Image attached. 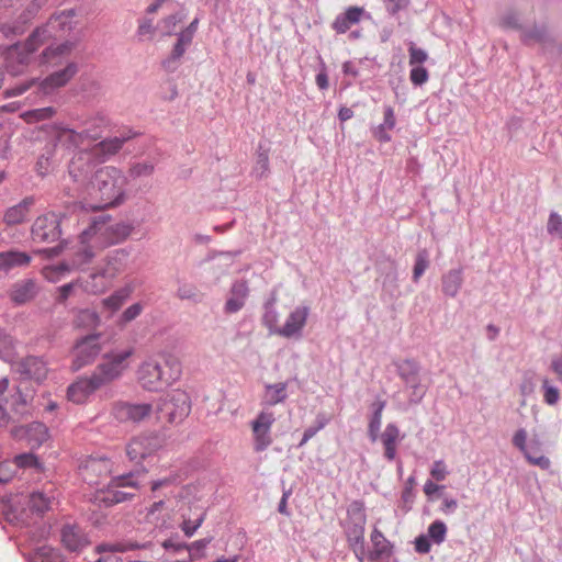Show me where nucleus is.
<instances>
[{
	"label": "nucleus",
	"instance_id": "obj_46",
	"mask_svg": "<svg viewBox=\"0 0 562 562\" xmlns=\"http://www.w3.org/2000/svg\"><path fill=\"white\" fill-rule=\"evenodd\" d=\"M520 40L528 46L536 43L546 44L550 40V35L544 25H535L532 29L524 31Z\"/></svg>",
	"mask_w": 562,
	"mask_h": 562
},
{
	"label": "nucleus",
	"instance_id": "obj_42",
	"mask_svg": "<svg viewBox=\"0 0 562 562\" xmlns=\"http://www.w3.org/2000/svg\"><path fill=\"white\" fill-rule=\"evenodd\" d=\"M29 562H66L58 549L42 546L27 554Z\"/></svg>",
	"mask_w": 562,
	"mask_h": 562
},
{
	"label": "nucleus",
	"instance_id": "obj_47",
	"mask_svg": "<svg viewBox=\"0 0 562 562\" xmlns=\"http://www.w3.org/2000/svg\"><path fill=\"white\" fill-rule=\"evenodd\" d=\"M274 305V297L267 301L263 305L265 312L262 315V324L268 328L270 334H277V329L280 328V326H278L279 313Z\"/></svg>",
	"mask_w": 562,
	"mask_h": 562
},
{
	"label": "nucleus",
	"instance_id": "obj_6",
	"mask_svg": "<svg viewBox=\"0 0 562 562\" xmlns=\"http://www.w3.org/2000/svg\"><path fill=\"white\" fill-rule=\"evenodd\" d=\"M132 231V225L127 223H111L109 215H98L91 218L88 227L81 232L80 238L81 243H86L90 238H97L114 245L125 240Z\"/></svg>",
	"mask_w": 562,
	"mask_h": 562
},
{
	"label": "nucleus",
	"instance_id": "obj_51",
	"mask_svg": "<svg viewBox=\"0 0 562 562\" xmlns=\"http://www.w3.org/2000/svg\"><path fill=\"white\" fill-rule=\"evenodd\" d=\"M429 267V254L427 249H419L416 257L415 263L413 268V281L418 282L420 277L425 273V271Z\"/></svg>",
	"mask_w": 562,
	"mask_h": 562
},
{
	"label": "nucleus",
	"instance_id": "obj_16",
	"mask_svg": "<svg viewBox=\"0 0 562 562\" xmlns=\"http://www.w3.org/2000/svg\"><path fill=\"white\" fill-rule=\"evenodd\" d=\"M98 162H100L99 159L95 158L90 148L77 150L68 166L69 177L81 187L90 179Z\"/></svg>",
	"mask_w": 562,
	"mask_h": 562
},
{
	"label": "nucleus",
	"instance_id": "obj_63",
	"mask_svg": "<svg viewBox=\"0 0 562 562\" xmlns=\"http://www.w3.org/2000/svg\"><path fill=\"white\" fill-rule=\"evenodd\" d=\"M535 372L531 370L525 371L522 380L519 385L520 393L524 397L531 395L535 391Z\"/></svg>",
	"mask_w": 562,
	"mask_h": 562
},
{
	"label": "nucleus",
	"instance_id": "obj_2",
	"mask_svg": "<svg viewBox=\"0 0 562 562\" xmlns=\"http://www.w3.org/2000/svg\"><path fill=\"white\" fill-rule=\"evenodd\" d=\"M58 493L52 484L32 491L24 497L26 506H20L21 502L15 498L9 499L3 505L4 519L18 528H29L37 525L43 515L54 508L57 504Z\"/></svg>",
	"mask_w": 562,
	"mask_h": 562
},
{
	"label": "nucleus",
	"instance_id": "obj_60",
	"mask_svg": "<svg viewBox=\"0 0 562 562\" xmlns=\"http://www.w3.org/2000/svg\"><path fill=\"white\" fill-rule=\"evenodd\" d=\"M499 26L504 30H520L519 16L515 11L505 12L499 19Z\"/></svg>",
	"mask_w": 562,
	"mask_h": 562
},
{
	"label": "nucleus",
	"instance_id": "obj_49",
	"mask_svg": "<svg viewBox=\"0 0 562 562\" xmlns=\"http://www.w3.org/2000/svg\"><path fill=\"white\" fill-rule=\"evenodd\" d=\"M206 518V510L201 509L199 514H196L195 518L192 519L191 517H186L183 515V520L180 524V529L184 533L187 538H191L194 536L196 530L202 526Z\"/></svg>",
	"mask_w": 562,
	"mask_h": 562
},
{
	"label": "nucleus",
	"instance_id": "obj_64",
	"mask_svg": "<svg viewBox=\"0 0 562 562\" xmlns=\"http://www.w3.org/2000/svg\"><path fill=\"white\" fill-rule=\"evenodd\" d=\"M177 296L181 300H189L194 303L200 302L198 290L192 284H181L177 290Z\"/></svg>",
	"mask_w": 562,
	"mask_h": 562
},
{
	"label": "nucleus",
	"instance_id": "obj_48",
	"mask_svg": "<svg viewBox=\"0 0 562 562\" xmlns=\"http://www.w3.org/2000/svg\"><path fill=\"white\" fill-rule=\"evenodd\" d=\"M55 154V145H48L45 147L44 151L41 154L36 161V172L41 177H45L49 173L53 168Z\"/></svg>",
	"mask_w": 562,
	"mask_h": 562
},
{
	"label": "nucleus",
	"instance_id": "obj_41",
	"mask_svg": "<svg viewBox=\"0 0 562 562\" xmlns=\"http://www.w3.org/2000/svg\"><path fill=\"white\" fill-rule=\"evenodd\" d=\"M288 384L285 382L267 384L265 386V396L262 404L266 406H276L288 398Z\"/></svg>",
	"mask_w": 562,
	"mask_h": 562
},
{
	"label": "nucleus",
	"instance_id": "obj_28",
	"mask_svg": "<svg viewBox=\"0 0 562 562\" xmlns=\"http://www.w3.org/2000/svg\"><path fill=\"white\" fill-rule=\"evenodd\" d=\"M370 13L362 7H348L342 13L335 18L331 27L338 34H345L352 25L359 23L363 18L370 19Z\"/></svg>",
	"mask_w": 562,
	"mask_h": 562
},
{
	"label": "nucleus",
	"instance_id": "obj_21",
	"mask_svg": "<svg viewBox=\"0 0 562 562\" xmlns=\"http://www.w3.org/2000/svg\"><path fill=\"white\" fill-rule=\"evenodd\" d=\"M59 535L63 547L72 553H79L90 544L88 535L77 524L63 525Z\"/></svg>",
	"mask_w": 562,
	"mask_h": 562
},
{
	"label": "nucleus",
	"instance_id": "obj_13",
	"mask_svg": "<svg viewBox=\"0 0 562 562\" xmlns=\"http://www.w3.org/2000/svg\"><path fill=\"white\" fill-rule=\"evenodd\" d=\"M132 348L112 351L104 355V361L101 362L93 371L94 375L103 382V386L119 379L126 370V360L133 355Z\"/></svg>",
	"mask_w": 562,
	"mask_h": 562
},
{
	"label": "nucleus",
	"instance_id": "obj_8",
	"mask_svg": "<svg viewBox=\"0 0 562 562\" xmlns=\"http://www.w3.org/2000/svg\"><path fill=\"white\" fill-rule=\"evenodd\" d=\"M513 446L518 449L527 462L548 471L551 468L550 459L544 454L543 442L538 436H532L528 440V434L525 428L515 431L512 438Z\"/></svg>",
	"mask_w": 562,
	"mask_h": 562
},
{
	"label": "nucleus",
	"instance_id": "obj_61",
	"mask_svg": "<svg viewBox=\"0 0 562 562\" xmlns=\"http://www.w3.org/2000/svg\"><path fill=\"white\" fill-rule=\"evenodd\" d=\"M408 54L409 66H422V64H424L428 58L427 52L420 47L415 46L414 43H411L408 47Z\"/></svg>",
	"mask_w": 562,
	"mask_h": 562
},
{
	"label": "nucleus",
	"instance_id": "obj_11",
	"mask_svg": "<svg viewBox=\"0 0 562 562\" xmlns=\"http://www.w3.org/2000/svg\"><path fill=\"white\" fill-rule=\"evenodd\" d=\"M101 339V333H93L76 340L72 347L71 369L74 371H79L95 361L103 349Z\"/></svg>",
	"mask_w": 562,
	"mask_h": 562
},
{
	"label": "nucleus",
	"instance_id": "obj_45",
	"mask_svg": "<svg viewBox=\"0 0 562 562\" xmlns=\"http://www.w3.org/2000/svg\"><path fill=\"white\" fill-rule=\"evenodd\" d=\"M147 473V469L144 465L135 467L127 473L113 476L110 482V486L112 487H137L138 482L137 477Z\"/></svg>",
	"mask_w": 562,
	"mask_h": 562
},
{
	"label": "nucleus",
	"instance_id": "obj_12",
	"mask_svg": "<svg viewBox=\"0 0 562 562\" xmlns=\"http://www.w3.org/2000/svg\"><path fill=\"white\" fill-rule=\"evenodd\" d=\"M67 216L63 213L49 212L38 216L31 228V235L36 243H54L61 237V227Z\"/></svg>",
	"mask_w": 562,
	"mask_h": 562
},
{
	"label": "nucleus",
	"instance_id": "obj_24",
	"mask_svg": "<svg viewBox=\"0 0 562 562\" xmlns=\"http://www.w3.org/2000/svg\"><path fill=\"white\" fill-rule=\"evenodd\" d=\"M13 434L15 437L24 438L32 449L40 448L49 439V429L42 422H32L15 428Z\"/></svg>",
	"mask_w": 562,
	"mask_h": 562
},
{
	"label": "nucleus",
	"instance_id": "obj_36",
	"mask_svg": "<svg viewBox=\"0 0 562 562\" xmlns=\"http://www.w3.org/2000/svg\"><path fill=\"white\" fill-rule=\"evenodd\" d=\"M31 256L21 250L11 249L0 252V270L8 273L14 268L26 267L31 262Z\"/></svg>",
	"mask_w": 562,
	"mask_h": 562
},
{
	"label": "nucleus",
	"instance_id": "obj_17",
	"mask_svg": "<svg viewBox=\"0 0 562 562\" xmlns=\"http://www.w3.org/2000/svg\"><path fill=\"white\" fill-rule=\"evenodd\" d=\"M13 370L22 381L44 382L48 374L47 362L43 357L27 356L13 364Z\"/></svg>",
	"mask_w": 562,
	"mask_h": 562
},
{
	"label": "nucleus",
	"instance_id": "obj_31",
	"mask_svg": "<svg viewBox=\"0 0 562 562\" xmlns=\"http://www.w3.org/2000/svg\"><path fill=\"white\" fill-rule=\"evenodd\" d=\"M248 294V282L246 280H236L231 286V296L225 302L224 312L226 314L239 312L244 307Z\"/></svg>",
	"mask_w": 562,
	"mask_h": 562
},
{
	"label": "nucleus",
	"instance_id": "obj_4",
	"mask_svg": "<svg viewBox=\"0 0 562 562\" xmlns=\"http://www.w3.org/2000/svg\"><path fill=\"white\" fill-rule=\"evenodd\" d=\"M181 363L173 358L162 361L150 358L137 369V381L148 392H160L181 376Z\"/></svg>",
	"mask_w": 562,
	"mask_h": 562
},
{
	"label": "nucleus",
	"instance_id": "obj_53",
	"mask_svg": "<svg viewBox=\"0 0 562 562\" xmlns=\"http://www.w3.org/2000/svg\"><path fill=\"white\" fill-rule=\"evenodd\" d=\"M156 30L157 29L153 23V19L143 18L138 20L136 37L139 42L151 41L156 34Z\"/></svg>",
	"mask_w": 562,
	"mask_h": 562
},
{
	"label": "nucleus",
	"instance_id": "obj_52",
	"mask_svg": "<svg viewBox=\"0 0 562 562\" xmlns=\"http://www.w3.org/2000/svg\"><path fill=\"white\" fill-rule=\"evenodd\" d=\"M382 288L392 296L398 292V273L394 265L383 273Z\"/></svg>",
	"mask_w": 562,
	"mask_h": 562
},
{
	"label": "nucleus",
	"instance_id": "obj_14",
	"mask_svg": "<svg viewBox=\"0 0 562 562\" xmlns=\"http://www.w3.org/2000/svg\"><path fill=\"white\" fill-rule=\"evenodd\" d=\"M366 507L362 501H353L347 508L345 535L348 544L364 543L366 531Z\"/></svg>",
	"mask_w": 562,
	"mask_h": 562
},
{
	"label": "nucleus",
	"instance_id": "obj_59",
	"mask_svg": "<svg viewBox=\"0 0 562 562\" xmlns=\"http://www.w3.org/2000/svg\"><path fill=\"white\" fill-rule=\"evenodd\" d=\"M144 306L142 303L137 302L130 305L120 316L119 324L126 325L132 321L136 319L143 312Z\"/></svg>",
	"mask_w": 562,
	"mask_h": 562
},
{
	"label": "nucleus",
	"instance_id": "obj_32",
	"mask_svg": "<svg viewBox=\"0 0 562 562\" xmlns=\"http://www.w3.org/2000/svg\"><path fill=\"white\" fill-rule=\"evenodd\" d=\"M371 542L372 550L368 553L370 561L390 559L394 554V544L378 528H374L371 533Z\"/></svg>",
	"mask_w": 562,
	"mask_h": 562
},
{
	"label": "nucleus",
	"instance_id": "obj_62",
	"mask_svg": "<svg viewBox=\"0 0 562 562\" xmlns=\"http://www.w3.org/2000/svg\"><path fill=\"white\" fill-rule=\"evenodd\" d=\"M409 79L414 86H422L428 81L429 72L424 66H411Z\"/></svg>",
	"mask_w": 562,
	"mask_h": 562
},
{
	"label": "nucleus",
	"instance_id": "obj_7",
	"mask_svg": "<svg viewBox=\"0 0 562 562\" xmlns=\"http://www.w3.org/2000/svg\"><path fill=\"white\" fill-rule=\"evenodd\" d=\"M48 0H14L15 5L11 7L16 11V19L0 25V33L5 38L22 35L26 25L34 20Z\"/></svg>",
	"mask_w": 562,
	"mask_h": 562
},
{
	"label": "nucleus",
	"instance_id": "obj_9",
	"mask_svg": "<svg viewBox=\"0 0 562 562\" xmlns=\"http://www.w3.org/2000/svg\"><path fill=\"white\" fill-rule=\"evenodd\" d=\"M191 412V401L187 392L172 390L160 400L157 413L160 419L170 424L181 423Z\"/></svg>",
	"mask_w": 562,
	"mask_h": 562
},
{
	"label": "nucleus",
	"instance_id": "obj_39",
	"mask_svg": "<svg viewBox=\"0 0 562 562\" xmlns=\"http://www.w3.org/2000/svg\"><path fill=\"white\" fill-rule=\"evenodd\" d=\"M269 154V145L260 142L257 147L256 164L252 168V175L257 179L266 178L270 173Z\"/></svg>",
	"mask_w": 562,
	"mask_h": 562
},
{
	"label": "nucleus",
	"instance_id": "obj_55",
	"mask_svg": "<svg viewBox=\"0 0 562 562\" xmlns=\"http://www.w3.org/2000/svg\"><path fill=\"white\" fill-rule=\"evenodd\" d=\"M30 402L26 395H24L20 390L12 396L11 408L14 414L19 416H24L29 414Z\"/></svg>",
	"mask_w": 562,
	"mask_h": 562
},
{
	"label": "nucleus",
	"instance_id": "obj_35",
	"mask_svg": "<svg viewBox=\"0 0 562 562\" xmlns=\"http://www.w3.org/2000/svg\"><path fill=\"white\" fill-rule=\"evenodd\" d=\"M396 125V116L394 109L391 105L383 106V122L372 128L373 137L382 143H389L392 139L389 131H392Z\"/></svg>",
	"mask_w": 562,
	"mask_h": 562
},
{
	"label": "nucleus",
	"instance_id": "obj_57",
	"mask_svg": "<svg viewBox=\"0 0 562 562\" xmlns=\"http://www.w3.org/2000/svg\"><path fill=\"white\" fill-rule=\"evenodd\" d=\"M543 401L548 405H554L560 398V390L548 378L542 379Z\"/></svg>",
	"mask_w": 562,
	"mask_h": 562
},
{
	"label": "nucleus",
	"instance_id": "obj_26",
	"mask_svg": "<svg viewBox=\"0 0 562 562\" xmlns=\"http://www.w3.org/2000/svg\"><path fill=\"white\" fill-rule=\"evenodd\" d=\"M38 290L40 288L35 279H22L12 284L9 297L14 305H24L35 299Z\"/></svg>",
	"mask_w": 562,
	"mask_h": 562
},
{
	"label": "nucleus",
	"instance_id": "obj_50",
	"mask_svg": "<svg viewBox=\"0 0 562 562\" xmlns=\"http://www.w3.org/2000/svg\"><path fill=\"white\" fill-rule=\"evenodd\" d=\"M146 547V543H138L136 541L124 540L115 542L113 544H100L98 546V552H126L130 550L144 549Z\"/></svg>",
	"mask_w": 562,
	"mask_h": 562
},
{
	"label": "nucleus",
	"instance_id": "obj_54",
	"mask_svg": "<svg viewBox=\"0 0 562 562\" xmlns=\"http://www.w3.org/2000/svg\"><path fill=\"white\" fill-rule=\"evenodd\" d=\"M447 526L442 520L432 521L427 529V536L436 544H441L446 540Z\"/></svg>",
	"mask_w": 562,
	"mask_h": 562
},
{
	"label": "nucleus",
	"instance_id": "obj_25",
	"mask_svg": "<svg viewBox=\"0 0 562 562\" xmlns=\"http://www.w3.org/2000/svg\"><path fill=\"white\" fill-rule=\"evenodd\" d=\"M110 120L103 112H97L78 122L77 127L82 130L88 143L101 138L103 131L109 126Z\"/></svg>",
	"mask_w": 562,
	"mask_h": 562
},
{
	"label": "nucleus",
	"instance_id": "obj_33",
	"mask_svg": "<svg viewBox=\"0 0 562 562\" xmlns=\"http://www.w3.org/2000/svg\"><path fill=\"white\" fill-rule=\"evenodd\" d=\"M130 138V135L121 137H108L94 144L92 147H90V150L93 151L95 158L102 162L105 161L110 156L116 154L123 147L124 143Z\"/></svg>",
	"mask_w": 562,
	"mask_h": 562
},
{
	"label": "nucleus",
	"instance_id": "obj_58",
	"mask_svg": "<svg viewBox=\"0 0 562 562\" xmlns=\"http://www.w3.org/2000/svg\"><path fill=\"white\" fill-rule=\"evenodd\" d=\"M213 538L207 537L187 543V551H189L191 559L204 558V550L212 542Z\"/></svg>",
	"mask_w": 562,
	"mask_h": 562
},
{
	"label": "nucleus",
	"instance_id": "obj_43",
	"mask_svg": "<svg viewBox=\"0 0 562 562\" xmlns=\"http://www.w3.org/2000/svg\"><path fill=\"white\" fill-rule=\"evenodd\" d=\"M13 467L18 470L31 471L32 473L40 474L43 472L44 467L40 459L32 452L20 453L12 460Z\"/></svg>",
	"mask_w": 562,
	"mask_h": 562
},
{
	"label": "nucleus",
	"instance_id": "obj_22",
	"mask_svg": "<svg viewBox=\"0 0 562 562\" xmlns=\"http://www.w3.org/2000/svg\"><path fill=\"white\" fill-rule=\"evenodd\" d=\"M310 315V307L307 305L296 306L286 317L283 326L277 329V335L284 338H300L306 325Z\"/></svg>",
	"mask_w": 562,
	"mask_h": 562
},
{
	"label": "nucleus",
	"instance_id": "obj_19",
	"mask_svg": "<svg viewBox=\"0 0 562 562\" xmlns=\"http://www.w3.org/2000/svg\"><path fill=\"white\" fill-rule=\"evenodd\" d=\"M103 386V382L92 372L88 376H81L67 387V397L75 404H83L87 400Z\"/></svg>",
	"mask_w": 562,
	"mask_h": 562
},
{
	"label": "nucleus",
	"instance_id": "obj_29",
	"mask_svg": "<svg viewBox=\"0 0 562 562\" xmlns=\"http://www.w3.org/2000/svg\"><path fill=\"white\" fill-rule=\"evenodd\" d=\"M58 143L69 150H80L87 148L89 143L82 132V130L70 128L64 125L58 126L57 131Z\"/></svg>",
	"mask_w": 562,
	"mask_h": 562
},
{
	"label": "nucleus",
	"instance_id": "obj_56",
	"mask_svg": "<svg viewBox=\"0 0 562 562\" xmlns=\"http://www.w3.org/2000/svg\"><path fill=\"white\" fill-rule=\"evenodd\" d=\"M13 353L14 345L12 337L0 329V359L9 361L13 357Z\"/></svg>",
	"mask_w": 562,
	"mask_h": 562
},
{
	"label": "nucleus",
	"instance_id": "obj_15",
	"mask_svg": "<svg viewBox=\"0 0 562 562\" xmlns=\"http://www.w3.org/2000/svg\"><path fill=\"white\" fill-rule=\"evenodd\" d=\"M276 422L273 412L260 411L251 420L252 449L255 452L266 451L272 443L271 428Z\"/></svg>",
	"mask_w": 562,
	"mask_h": 562
},
{
	"label": "nucleus",
	"instance_id": "obj_44",
	"mask_svg": "<svg viewBox=\"0 0 562 562\" xmlns=\"http://www.w3.org/2000/svg\"><path fill=\"white\" fill-rule=\"evenodd\" d=\"M133 292L132 285H124L116 291H114L108 297H104L101 301V304L104 308L111 311L112 313L119 311L122 305L128 300Z\"/></svg>",
	"mask_w": 562,
	"mask_h": 562
},
{
	"label": "nucleus",
	"instance_id": "obj_5",
	"mask_svg": "<svg viewBox=\"0 0 562 562\" xmlns=\"http://www.w3.org/2000/svg\"><path fill=\"white\" fill-rule=\"evenodd\" d=\"M386 406V402L376 398L370 406L371 414L368 423V438L371 442L381 441L384 449V458L389 462H393L397 454V445L404 438L401 436L398 426L395 423H389L383 432H380L382 425V413Z\"/></svg>",
	"mask_w": 562,
	"mask_h": 562
},
{
	"label": "nucleus",
	"instance_id": "obj_40",
	"mask_svg": "<svg viewBox=\"0 0 562 562\" xmlns=\"http://www.w3.org/2000/svg\"><path fill=\"white\" fill-rule=\"evenodd\" d=\"M72 324L76 328L94 329L101 324V317L92 308H80L76 312Z\"/></svg>",
	"mask_w": 562,
	"mask_h": 562
},
{
	"label": "nucleus",
	"instance_id": "obj_38",
	"mask_svg": "<svg viewBox=\"0 0 562 562\" xmlns=\"http://www.w3.org/2000/svg\"><path fill=\"white\" fill-rule=\"evenodd\" d=\"M398 376L403 380L406 386L420 381V364L412 359L407 358L395 364Z\"/></svg>",
	"mask_w": 562,
	"mask_h": 562
},
{
	"label": "nucleus",
	"instance_id": "obj_37",
	"mask_svg": "<svg viewBox=\"0 0 562 562\" xmlns=\"http://www.w3.org/2000/svg\"><path fill=\"white\" fill-rule=\"evenodd\" d=\"M463 284V269H451L441 277V290L446 296L456 297Z\"/></svg>",
	"mask_w": 562,
	"mask_h": 562
},
{
	"label": "nucleus",
	"instance_id": "obj_27",
	"mask_svg": "<svg viewBox=\"0 0 562 562\" xmlns=\"http://www.w3.org/2000/svg\"><path fill=\"white\" fill-rule=\"evenodd\" d=\"M36 199L33 195L25 196L19 203L8 207L3 214V222L7 226H15L26 222Z\"/></svg>",
	"mask_w": 562,
	"mask_h": 562
},
{
	"label": "nucleus",
	"instance_id": "obj_1",
	"mask_svg": "<svg viewBox=\"0 0 562 562\" xmlns=\"http://www.w3.org/2000/svg\"><path fill=\"white\" fill-rule=\"evenodd\" d=\"M43 45V41L32 31L24 42L9 46L4 58L7 70L12 75H19L31 65L56 67L61 64L64 56L71 53L76 46V42L66 40L59 44H49L41 54H36Z\"/></svg>",
	"mask_w": 562,
	"mask_h": 562
},
{
	"label": "nucleus",
	"instance_id": "obj_3",
	"mask_svg": "<svg viewBox=\"0 0 562 562\" xmlns=\"http://www.w3.org/2000/svg\"><path fill=\"white\" fill-rule=\"evenodd\" d=\"M127 178L113 166L98 169L90 181V194L98 201L93 210L109 209L122 204L125 200Z\"/></svg>",
	"mask_w": 562,
	"mask_h": 562
},
{
	"label": "nucleus",
	"instance_id": "obj_10",
	"mask_svg": "<svg viewBox=\"0 0 562 562\" xmlns=\"http://www.w3.org/2000/svg\"><path fill=\"white\" fill-rule=\"evenodd\" d=\"M75 10H64L53 14L48 21L35 27L33 32L43 41V44H52V41L64 38L74 29Z\"/></svg>",
	"mask_w": 562,
	"mask_h": 562
},
{
	"label": "nucleus",
	"instance_id": "obj_18",
	"mask_svg": "<svg viewBox=\"0 0 562 562\" xmlns=\"http://www.w3.org/2000/svg\"><path fill=\"white\" fill-rule=\"evenodd\" d=\"M153 406L149 403L117 402L113 405L112 415L120 423L138 424L149 417Z\"/></svg>",
	"mask_w": 562,
	"mask_h": 562
},
{
	"label": "nucleus",
	"instance_id": "obj_30",
	"mask_svg": "<svg viewBox=\"0 0 562 562\" xmlns=\"http://www.w3.org/2000/svg\"><path fill=\"white\" fill-rule=\"evenodd\" d=\"M192 41L183 34L177 33V42L173 44L171 53L161 60V67L165 71L172 74L177 71L181 65V58L191 45Z\"/></svg>",
	"mask_w": 562,
	"mask_h": 562
},
{
	"label": "nucleus",
	"instance_id": "obj_20",
	"mask_svg": "<svg viewBox=\"0 0 562 562\" xmlns=\"http://www.w3.org/2000/svg\"><path fill=\"white\" fill-rule=\"evenodd\" d=\"M79 66L76 61H68L64 68L58 69L45 77L38 89L44 94H50L55 90L65 87L78 74Z\"/></svg>",
	"mask_w": 562,
	"mask_h": 562
},
{
	"label": "nucleus",
	"instance_id": "obj_34",
	"mask_svg": "<svg viewBox=\"0 0 562 562\" xmlns=\"http://www.w3.org/2000/svg\"><path fill=\"white\" fill-rule=\"evenodd\" d=\"M128 251L125 249H114L106 256L108 267L100 271L99 273L92 274V278L95 279L98 277L103 278H113L119 273L127 263Z\"/></svg>",
	"mask_w": 562,
	"mask_h": 562
},
{
	"label": "nucleus",
	"instance_id": "obj_23",
	"mask_svg": "<svg viewBox=\"0 0 562 562\" xmlns=\"http://www.w3.org/2000/svg\"><path fill=\"white\" fill-rule=\"evenodd\" d=\"M157 448L158 443L156 437L139 436L128 442L126 454L130 461L135 462V467H140L143 465L140 461L151 456Z\"/></svg>",
	"mask_w": 562,
	"mask_h": 562
}]
</instances>
